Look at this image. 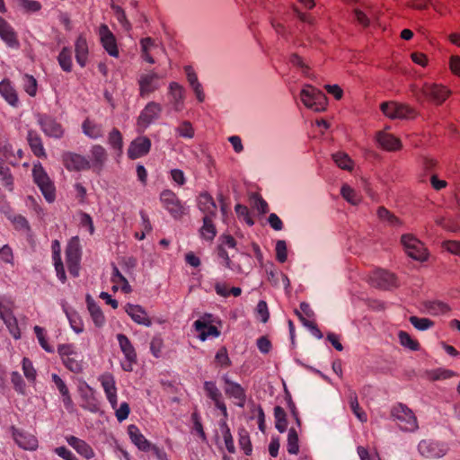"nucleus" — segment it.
I'll return each mask as SVG.
<instances>
[{
  "mask_svg": "<svg viewBox=\"0 0 460 460\" xmlns=\"http://www.w3.org/2000/svg\"><path fill=\"white\" fill-rule=\"evenodd\" d=\"M204 391L207 396L211 399L214 403L223 399L222 393L217 388V385L213 381H205L203 385Z\"/></svg>",
  "mask_w": 460,
  "mask_h": 460,
  "instance_id": "nucleus-45",
  "label": "nucleus"
},
{
  "mask_svg": "<svg viewBox=\"0 0 460 460\" xmlns=\"http://www.w3.org/2000/svg\"><path fill=\"white\" fill-rule=\"evenodd\" d=\"M162 111L163 107L160 103L149 102L137 118V131L144 132L153 122L160 118Z\"/></svg>",
  "mask_w": 460,
  "mask_h": 460,
  "instance_id": "nucleus-6",
  "label": "nucleus"
},
{
  "mask_svg": "<svg viewBox=\"0 0 460 460\" xmlns=\"http://www.w3.org/2000/svg\"><path fill=\"white\" fill-rule=\"evenodd\" d=\"M341 194L344 199L352 205H357L360 202V196L347 184L342 185Z\"/></svg>",
  "mask_w": 460,
  "mask_h": 460,
  "instance_id": "nucleus-51",
  "label": "nucleus"
},
{
  "mask_svg": "<svg viewBox=\"0 0 460 460\" xmlns=\"http://www.w3.org/2000/svg\"><path fill=\"white\" fill-rule=\"evenodd\" d=\"M151 140L147 137L135 138L128 148V158L135 160L147 155L151 149Z\"/></svg>",
  "mask_w": 460,
  "mask_h": 460,
  "instance_id": "nucleus-16",
  "label": "nucleus"
},
{
  "mask_svg": "<svg viewBox=\"0 0 460 460\" xmlns=\"http://www.w3.org/2000/svg\"><path fill=\"white\" fill-rule=\"evenodd\" d=\"M380 108L382 112L392 119H412L417 115V112L413 108L395 102H383Z\"/></svg>",
  "mask_w": 460,
  "mask_h": 460,
  "instance_id": "nucleus-8",
  "label": "nucleus"
},
{
  "mask_svg": "<svg viewBox=\"0 0 460 460\" xmlns=\"http://www.w3.org/2000/svg\"><path fill=\"white\" fill-rule=\"evenodd\" d=\"M61 158L65 168L69 172L85 171L91 167L90 162L86 157L74 152H64Z\"/></svg>",
  "mask_w": 460,
  "mask_h": 460,
  "instance_id": "nucleus-11",
  "label": "nucleus"
},
{
  "mask_svg": "<svg viewBox=\"0 0 460 460\" xmlns=\"http://www.w3.org/2000/svg\"><path fill=\"white\" fill-rule=\"evenodd\" d=\"M27 141L35 156L39 158L47 157L41 137L37 131L32 129L29 130L27 134Z\"/></svg>",
  "mask_w": 460,
  "mask_h": 460,
  "instance_id": "nucleus-25",
  "label": "nucleus"
},
{
  "mask_svg": "<svg viewBox=\"0 0 460 460\" xmlns=\"http://www.w3.org/2000/svg\"><path fill=\"white\" fill-rule=\"evenodd\" d=\"M12 435L16 444L25 450H35L38 447L37 438L25 431L12 428Z\"/></svg>",
  "mask_w": 460,
  "mask_h": 460,
  "instance_id": "nucleus-18",
  "label": "nucleus"
},
{
  "mask_svg": "<svg viewBox=\"0 0 460 460\" xmlns=\"http://www.w3.org/2000/svg\"><path fill=\"white\" fill-rule=\"evenodd\" d=\"M177 135L183 138L190 139L194 137V128L191 123L184 120L175 128Z\"/></svg>",
  "mask_w": 460,
  "mask_h": 460,
  "instance_id": "nucleus-52",
  "label": "nucleus"
},
{
  "mask_svg": "<svg viewBox=\"0 0 460 460\" xmlns=\"http://www.w3.org/2000/svg\"><path fill=\"white\" fill-rule=\"evenodd\" d=\"M58 353L67 369L74 373L81 372L82 361L79 358L80 355L72 344L59 345L58 347Z\"/></svg>",
  "mask_w": 460,
  "mask_h": 460,
  "instance_id": "nucleus-9",
  "label": "nucleus"
},
{
  "mask_svg": "<svg viewBox=\"0 0 460 460\" xmlns=\"http://www.w3.org/2000/svg\"><path fill=\"white\" fill-rule=\"evenodd\" d=\"M160 200L163 203L164 208L174 218L181 217L183 215V205L172 190H163L160 194Z\"/></svg>",
  "mask_w": 460,
  "mask_h": 460,
  "instance_id": "nucleus-12",
  "label": "nucleus"
},
{
  "mask_svg": "<svg viewBox=\"0 0 460 460\" xmlns=\"http://www.w3.org/2000/svg\"><path fill=\"white\" fill-rule=\"evenodd\" d=\"M0 178L4 181V184L6 187H11L13 185V177L10 172V169L4 164L3 162L0 161Z\"/></svg>",
  "mask_w": 460,
  "mask_h": 460,
  "instance_id": "nucleus-63",
  "label": "nucleus"
},
{
  "mask_svg": "<svg viewBox=\"0 0 460 460\" xmlns=\"http://www.w3.org/2000/svg\"><path fill=\"white\" fill-rule=\"evenodd\" d=\"M301 101L305 106L317 112L325 111L327 107L325 94L311 85H306L301 91Z\"/></svg>",
  "mask_w": 460,
  "mask_h": 460,
  "instance_id": "nucleus-3",
  "label": "nucleus"
},
{
  "mask_svg": "<svg viewBox=\"0 0 460 460\" xmlns=\"http://www.w3.org/2000/svg\"><path fill=\"white\" fill-rule=\"evenodd\" d=\"M125 310L126 313L131 317V319L137 324H141L146 327L151 326L152 322L148 318L146 311L142 306L138 305L128 304Z\"/></svg>",
  "mask_w": 460,
  "mask_h": 460,
  "instance_id": "nucleus-24",
  "label": "nucleus"
},
{
  "mask_svg": "<svg viewBox=\"0 0 460 460\" xmlns=\"http://www.w3.org/2000/svg\"><path fill=\"white\" fill-rule=\"evenodd\" d=\"M23 88L30 96H35L37 93V81L30 75L23 76Z\"/></svg>",
  "mask_w": 460,
  "mask_h": 460,
  "instance_id": "nucleus-56",
  "label": "nucleus"
},
{
  "mask_svg": "<svg viewBox=\"0 0 460 460\" xmlns=\"http://www.w3.org/2000/svg\"><path fill=\"white\" fill-rule=\"evenodd\" d=\"M34 333L38 339V341L40 343V345L41 346V348L49 352V353H53L54 352V347L49 345L47 339H46V332L45 330L42 328V327H40L38 325H36L34 328Z\"/></svg>",
  "mask_w": 460,
  "mask_h": 460,
  "instance_id": "nucleus-50",
  "label": "nucleus"
},
{
  "mask_svg": "<svg viewBox=\"0 0 460 460\" xmlns=\"http://www.w3.org/2000/svg\"><path fill=\"white\" fill-rule=\"evenodd\" d=\"M71 328L76 332L81 333L84 331V325L80 317L75 314H66Z\"/></svg>",
  "mask_w": 460,
  "mask_h": 460,
  "instance_id": "nucleus-60",
  "label": "nucleus"
},
{
  "mask_svg": "<svg viewBox=\"0 0 460 460\" xmlns=\"http://www.w3.org/2000/svg\"><path fill=\"white\" fill-rule=\"evenodd\" d=\"M274 417L276 420L275 427L280 432L286 431L288 427L287 414L285 410L281 406H276L274 408Z\"/></svg>",
  "mask_w": 460,
  "mask_h": 460,
  "instance_id": "nucleus-43",
  "label": "nucleus"
},
{
  "mask_svg": "<svg viewBox=\"0 0 460 460\" xmlns=\"http://www.w3.org/2000/svg\"><path fill=\"white\" fill-rule=\"evenodd\" d=\"M226 384L225 393L229 397L237 400L236 404L239 407H243L246 401L245 390L238 383L230 380L227 376H224Z\"/></svg>",
  "mask_w": 460,
  "mask_h": 460,
  "instance_id": "nucleus-19",
  "label": "nucleus"
},
{
  "mask_svg": "<svg viewBox=\"0 0 460 460\" xmlns=\"http://www.w3.org/2000/svg\"><path fill=\"white\" fill-rule=\"evenodd\" d=\"M32 176L47 201L52 202L55 199V187L40 163L33 165Z\"/></svg>",
  "mask_w": 460,
  "mask_h": 460,
  "instance_id": "nucleus-4",
  "label": "nucleus"
},
{
  "mask_svg": "<svg viewBox=\"0 0 460 460\" xmlns=\"http://www.w3.org/2000/svg\"><path fill=\"white\" fill-rule=\"evenodd\" d=\"M82 392V398L84 401L83 407L84 409L89 410L90 411H96L98 410V405L95 398L93 397V389L86 385L85 390H81Z\"/></svg>",
  "mask_w": 460,
  "mask_h": 460,
  "instance_id": "nucleus-41",
  "label": "nucleus"
},
{
  "mask_svg": "<svg viewBox=\"0 0 460 460\" xmlns=\"http://www.w3.org/2000/svg\"><path fill=\"white\" fill-rule=\"evenodd\" d=\"M16 3L25 12L34 13L41 8L40 3L35 0H16Z\"/></svg>",
  "mask_w": 460,
  "mask_h": 460,
  "instance_id": "nucleus-57",
  "label": "nucleus"
},
{
  "mask_svg": "<svg viewBox=\"0 0 460 460\" xmlns=\"http://www.w3.org/2000/svg\"><path fill=\"white\" fill-rule=\"evenodd\" d=\"M391 419L402 432H415L419 429L417 417L407 405L398 402L391 407Z\"/></svg>",
  "mask_w": 460,
  "mask_h": 460,
  "instance_id": "nucleus-1",
  "label": "nucleus"
},
{
  "mask_svg": "<svg viewBox=\"0 0 460 460\" xmlns=\"http://www.w3.org/2000/svg\"><path fill=\"white\" fill-rule=\"evenodd\" d=\"M335 164L343 170H350L352 168V162L348 155L339 152L332 155Z\"/></svg>",
  "mask_w": 460,
  "mask_h": 460,
  "instance_id": "nucleus-55",
  "label": "nucleus"
},
{
  "mask_svg": "<svg viewBox=\"0 0 460 460\" xmlns=\"http://www.w3.org/2000/svg\"><path fill=\"white\" fill-rule=\"evenodd\" d=\"M420 454L427 458H438L446 454L444 445L429 439L421 440L418 445Z\"/></svg>",
  "mask_w": 460,
  "mask_h": 460,
  "instance_id": "nucleus-15",
  "label": "nucleus"
},
{
  "mask_svg": "<svg viewBox=\"0 0 460 460\" xmlns=\"http://www.w3.org/2000/svg\"><path fill=\"white\" fill-rule=\"evenodd\" d=\"M194 327L199 332V337L201 341L207 340L209 336L218 337L220 335V332L215 325L208 324L202 320L195 321Z\"/></svg>",
  "mask_w": 460,
  "mask_h": 460,
  "instance_id": "nucleus-33",
  "label": "nucleus"
},
{
  "mask_svg": "<svg viewBox=\"0 0 460 460\" xmlns=\"http://www.w3.org/2000/svg\"><path fill=\"white\" fill-rule=\"evenodd\" d=\"M82 129L84 135L93 139H97L103 136V128L101 124H97L89 119H86L82 124Z\"/></svg>",
  "mask_w": 460,
  "mask_h": 460,
  "instance_id": "nucleus-35",
  "label": "nucleus"
},
{
  "mask_svg": "<svg viewBox=\"0 0 460 460\" xmlns=\"http://www.w3.org/2000/svg\"><path fill=\"white\" fill-rule=\"evenodd\" d=\"M0 94L11 106H18L19 99L17 93L9 80L4 79L0 82Z\"/></svg>",
  "mask_w": 460,
  "mask_h": 460,
  "instance_id": "nucleus-29",
  "label": "nucleus"
},
{
  "mask_svg": "<svg viewBox=\"0 0 460 460\" xmlns=\"http://www.w3.org/2000/svg\"><path fill=\"white\" fill-rule=\"evenodd\" d=\"M81 249L77 237L73 238L67 244L66 249V263L80 262Z\"/></svg>",
  "mask_w": 460,
  "mask_h": 460,
  "instance_id": "nucleus-34",
  "label": "nucleus"
},
{
  "mask_svg": "<svg viewBox=\"0 0 460 460\" xmlns=\"http://www.w3.org/2000/svg\"><path fill=\"white\" fill-rule=\"evenodd\" d=\"M87 307L95 326L102 327L105 323V317L101 308L93 300L90 299V296L87 297Z\"/></svg>",
  "mask_w": 460,
  "mask_h": 460,
  "instance_id": "nucleus-38",
  "label": "nucleus"
},
{
  "mask_svg": "<svg viewBox=\"0 0 460 460\" xmlns=\"http://www.w3.org/2000/svg\"><path fill=\"white\" fill-rule=\"evenodd\" d=\"M161 76L154 70H145L139 73L137 76V84L139 87V96L148 98L161 87Z\"/></svg>",
  "mask_w": 460,
  "mask_h": 460,
  "instance_id": "nucleus-2",
  "label": "nucleus"
},
{
  "mask_svg": "<svg viewBox=\"0 0 460 460\" xmlns=\"http://www.w3.org/2000/svg\"><path fill=\"white\" fill-rule=\"evenodd\" d=\"M13 302L5 296H0V318L3 320L14 339L21 336L17 320L13 314Z\"/></svg>",
  "mask_w": 460,
  "mask_h": 460,
  "instance_id": "nucleus-7",
  "label": "nucleus"
},
{
  "mask_svg": "<svg viewBox=\"0 0 460 460\" xmlns=\"http://www.w3.org/2000/svg\"><path fill=\"white\" fill-rule=\"evenodd\" d=\"M169 92L172 97V103L176 111H180L183 107L184 89L178 83L172 82L169 85Z\"/></svg>",
  "mask_w": 460,
  "mask_h": 460,
  "instance_id": "nucleus-32",
  "label": "nucleus"
},
{
  "mask_svg": "<svg viewBox=\"0 0 460 460\" xmlns=\"http://www.w3.org/2000/svg\"><path fill=\"white\" fill-rule=\"evenodd\" d=\"M215 218L216 217H203L202 218L203 225L199 229V234L207 241H212L217 235L216 226L213 223Z\"/></svg>",
  "mask_w": 460,
  "mask_h": 460,
  "instance_id": "nucleus-36",
  "label": "nucleus"
},
{
  "mask_svg": "<svg viewBox=\"0 0 460 460\" xmlns=\"http://www.w3.org/2000/svg\"><path fill=\"white\" fill-rule=\"evenodd\" d=\"M0 38L12 49L20 47L16 32L13 28L2 17H0Z\"/></svg>",
  "mask_w": 460,
  "mask_h": 460,
  "instance_id": "nucleus-20",
  "label": "nucleus"
},
{
  "mask_svg": "<svg viewBox=\"0 0 460 460\" xmlns=\"http://www.w3.org/2000/svg\"><path fill=\"white\" fill-rule=\"evenodd\" d=\"M287 450L291 455H296L299 451L298 435L294 428L288 430Z\"/></svg>",
  "mask_w": 460,
  "mask_h": 460,
  "instance_id": "nucleus-49",
  "label": "nucleus"
},
{
  "mask_svg": "<svg viewBox=\"0 0 460 460\" xmlns=\"http://www.w3.org/2000/svg\"><path fill=\"white\" fill-rule=\"evenodd\" d=\"M376 141L382 148L387 151H395L402 147V143L399 138L384 131L377 132Z\"/></svg>",
  "mask_w": 460,
  "mask_h": 460,
  "instance_id": "nucleus-27",
  "label": "nucleus"
},
{
  "mask_svg": "<svg viewBox=\"0 0 460 460\" xmlns=\"http://www.w3.org/2000/svg\"><path fill=\"white\" fill-rule=\"evenodd\" d=\"M109 145L118 153V155L122 154L123 138L119 129L113 128L108 137Z\"/></svg>",
  "mask_w": 460,
  "mask_h": 460,
  "instance_id": "nucleus-42",
  "label": "nucleus"
},
{
  "mask_svg": "<svg viewBox=\"0 0 460 460\" xmlns=\"http://www.w3.org/2000/svg\"><path fill=\"white\" fill-rule=\"evenodd\" d=\"M276 258L280 263H284L288 259L287 243L284 240L277 241Z\"/></svg>",
  "mask_w": 460,
  "mask_h": 460,
  "instance_id": "nucleus-58",
  "label": "nucleus"
},
{
  "mask_svg": "<svg viewBox=\"0 0 460 460\" xmlns=\"http://www.w3.org/2000/svg\"><path fill=\"white\" fill-rule=\"evenodd\" d=\"M22 370L25 377L29 381H34L36 378V370L33 367L32 362L27 358H23L22 359Z\"/></svg>",
  "mask_w": 460,
  "mask_h": 460,
  "instance_id": "nucleus-59",
  "label": "nucleus"
},
{
  "mask_svg": "<svg viewBox=\"0 0 460 460\" xmlns=\"http://www.w3.org/2000/svg\"><path fill=\"white\" fill-rule=\"evenodd\" d=\"M58 60L61 68L66 72L72 70V51L68 48H63L58 54Z\"/></svg>",
  "mask_w": 460,
  "mask_h": 460,
  "instance_id": "nucleus-44",
  "label": "nucleus"
},
{
  "mask_svg": "<svg viewBox=\"0 0 460 460\" xmlns=\"http://www.w3.org/2000/svg\"><path fill=\"white\" fill-rule=\"evenodd\" d=\"M425 309L431 315H440L447 314L450 308L441 301H427L424 304Z\"/></svg>",
  "mask_w": 460,
  "mask_h": 460,
  "instance_id": "nucleus-40",
  "label": "nucleus"
},
{
  "mask_svg": "<svg viewBox=\"0 0 460 460\" xmlns=\"http://www.w3.org/2000/svg\"><path fill=\"white\" fill-rule=\"evenodd\" d=\"M239 446L246 456H250L252 454V447L251 444L249 433L244 429L239 430Z\"/></svg>",
  "mask_w": 460,
  "mask_h": 460,
  "instance_id": "nucleus-53",
  "label": "nucleus"
},
{
  "mask_svg": "<svg viewBox=\"0 0 460 460\" xmlns=\"http://www.w3.org/2000/svg\"><path fill=\"white\" fill-rule=\"evenodd\" d=\"M66 441L78 454L86 459H91L94 456L93 448L85 441L74 436L68 437Z\"/></svg>",
  "mask_w": 460,
  "mask_h": 460,
  "instance_id": "nucleus-28",
  "label": "nucleus"
},
{
  "mask_svg": "<svg viewBox=\"0 0 460 460\" xmlns=\"http://www.w3.org/2000/svg\"><path fill=\"white\" fill-rule=\"evenodd\" d=\"M11 382L13 385L14 389L21 394L24 393L25 383L22 376L18 372H13L11 374Z\"/></svg>",
  "mask_w": 460,
  "mask_h": 460,
  "instance_id": "nucleus-62",
  "label": "nucleus"
},
{
  "mask_svg": "<svg viewBox=\"0 0 460 460\" xmlns=\"http://www.w3.org/2000/svg\"><path fill=\"white\" fill-rule=\"evenodd\" d=\"M369 282L373 287L381 289H389L397 286L396 277L385 270H376L369 277Z\"/></svg>",
  "mask_w": 460,
  "mask_h": 460,
  "instance_id": "nucleus-13",
  "label": "nucleus"
},
{
  "mask_svg": "<svg viewBox=\"0 0 460 460\" xmlns=\"http://www.w3.org/2000/svg\"><path fill=\"white\" fill-rule=\"evenodd\" d=\"M398 338L402 346L413 351L419 350L420 343L418 341L413 340L406 332L400 331L398 333Z\"/></svg>",
  "mask_w": 460,
  "mask_h": 460,
  "instance_id": "nucleus-48",
  "label": "nucleus"
},
{
  "mask_svg": "<svg viewBox=\"0 0 460 460\" xmlns=\"http://www.w3.org/2000/svg\"><path fill=\"white\" fill-rule=\"evenodd\" d=\"M216 361L222 367H227L231 364L227 350L225 347L220 348L215 357Z\"/></svg>",
  "mask_w": 460,
  "mask_h": 460,
  "instance_id": "nucleus-64",
  "label": "nucleus"
},
{
  "mask_svg": "<svg viewBox=\"0 0 460 460\" xmlns=\"http://www.w3.org/2000/svg\"><path fill=\"white\" fill-rule=\"evenodd\" d=\"M119 348L127 361L137 362V353L129 339L122 333L117 335Z\"/></svg>",
  "mask_w": 460,
  "mask_h": 460,
  "instance_id": "nucleus-31",
  "label": "nucleus"
},
{
  "mask_svg": "<svg viewBox=\"0 0 460 460\" xmlns=\"http://www.w3.org/2000/svg\"><path fill=\"white\" fill-rule=\"evenodd\" d=\"M128 433L131 442L139 450L143 452H149L151 450V446L153 444L145 438L136 425H129L128 428Z\"/></svg>",
  "mask_w": 460,
  "mask_h": 460,
  "instance_id": "nucleus-23",
  "label": "nucleus"
},
{
  "mask_svg": "<svg viewBox=\"0 0 460 460\" xmlns=\"http://www.w3.org/2000/svg\"><path fill=\"white\" fill-rule=\"evenodd\" d=\"M92 159L93 164L102 167L107 160V152L105 148L100 145H94L91 149Z\"/></svg>",
  "mask_w": 460,
  "mask_h": 460,
  "instance_id": "nucleus-47",
  "label": "nucleus"
},
{
  "mask_svg": "<svg viewBox=\"0 0 460 460\" xmlns=\"http://www.w3.org/2000/svg\"><path fill=\"white\" fill-rule=\"evenodd\" d=\"M420 92L425 97L437 104H441L450 94V91L445 86L429 83H425L422 85Z\"/></svg>",
  "mask_w": 460,
  "mask_h": 460,
  "instance_id": "nucleus-14",
  "label": "nucleus"
},
{
  "mask_svg": "<svg viewBox=\"0 0 460 460\" xmlns=\"http://www.w3.org/2000/svg\"><path fill=\"white\" fill-rule=\"evenodd\" d=\"M409 321L419 331H426L434 325V323L429 318L411 316Z\"/></svg>",
  "mask_w": 460,
  "mask_h": 460,
  "instance_id": "nucleus-54",
  "label": "nucleus"
},
{
  "mask_svg": "<svg viewBox=\"0 0 460 460\" xmlns=\"http://www.w3.org/2000/svg\"><path fill=\"white\" fill-rule=\"evenodd\" d=\"M100 381L102 384V386L105 392L106 397L110 403L111 404L112 408L115 409L118 403L117 400V388L115 385L114 377L110 375H102L100 377Z\"/></svg>",
  "mask_w": 460,
  "mask_h": 460,
  "instance_id": "nucleus-22",
  "label": "nucleus"
},
{
  "mask_svg": "<svg viewBox=\"0 0 460 460\" xmlns=\"http://www.w3.org/2000/svg\"><path fill=\"white\" fill-rule=\"evenodd\" d=\"M401 242L411 258L421 261L427 259L428 253L424 244L412 234L402 235Z\"/></svg>",
  "mask_w": 460,
  "mask_h": 460,
  "instance_id": "nucleus-10",
  "label": "nucleus"
},
{
  "mask_svg": "<svg viewBox=\"0 0 460 460\" xmlns=\"http://www.w3.org/2000/svg\"><path fill=\"white\" fill-rule=\"evenodd\" d=\"M376 214L380 221L391 226H397L402 225L401 220L385 207H379L377 208Z\"/></svg>",
  "mask_w": 460,
  "mask_h": 460,
  "instance_id": "nucleus-39",
  "label": "nucleus"
},
{
  "mask_svg": "<svg viewBox=\"0 0 460 460\" xmlns=\"http://www.w3.org/2000/svg\"><path fill=\"white\" fill-rule=\"evenodd\" d=\"M219 426H220V429H221V431H222V434L224 437L225 445H226L227 451L231 454L234 453L235 447H234V438L232 437L230 429H229L226 421L221 420L219 422Z\"/></svg>",
  "mask_w": 460,
  "mask_h": 460,
  "instance_id": "nucleus-46",
  "label": "nucleus"
},
{
  "mask_svg": "<svg viewBox=\"0 0 460 460\" xmlns=\"http://www.w3.org/2000/svg\"><path fill=\"white\" fill-rule=\"evenodd\" d=\"M99 36L104 49L110 56L117 58L119 56V49L116 38L106 24L100 26Z\"/></svg>",
  "mask_w": 460,
  "mask_h": 460,
  "instance_id": "nucleus-17",
  "label": "nucleus"
},
{
  "mask_svg": "<svg viewBox=\"0 0 460 460\" xmlns=\"http://www.w3.org/2000/svg\"><path fill=\"white\" fill-rule=\"evenodd\" d=\"M270 22L275 32L285 40L288 39L289 31L286 28L284 22L285 18L281 16L280 10H270Z\"/></svg>",
  "mask_w": 460,
  "mask_h": 460,
  "instance_id": "nucleus-26",
  "label": "nucleus"
},
{
  "mask_svg": "<svg viewBox=\"0 0 460 460\" xmlns=\"http://www.w3.org/2000/svg\"><path fill=\"white\" fill-rule=\"evenodd\" d=\"M198 208L204 214V217H217V204L212 196L208 192L199 194L198 198Z\"/></svg>",
  "mask_w": 460,
  "mask_h": 460,
  "instance_id": "nucleus-21",
  "label": "nucleus"
},
{
  "mask_svg": "<svg viewBox=\"0 0 460 460\" xmlns=\"http://www.w3.org/2000/svg\"><path fill=\"white\" fill-rule=\"evenodd\" d=\"M75 59L81 67H84L88 58V44L85 37L80 35L75 44Z\"/></svg>",
  "mask_w": 460,
  "mask_h": 460,
  "instance_id": "nucleus-30",
  "label": "nucleus"
},
{
  "mask_svg": "<svg viewBox=\"0 0 460 460\" xmlns=\"http://www.w3.org/2000/svg\"><path fill=\"white\" fill-rule=\"evenodd\" d=\"M112 9L115 11V14L119 22L126 29L129 30L131 25L127 19L125 11L119 5H112Z\"/></svg>",
  "mask_w": 460,
  "mask_h": 460,
  "instance_id": "nucleus-61",
  "label": "nucleus"
},
{
  "mask_svg": "<svg viewBox=\"0 0 460 460\" xmlns=\"http://www.w3.org/2000/svg\"><path fill=\"white\" fill-rule=\"evenodd\" d=\"M37 123L45 136L60 139L65 135V128L53 116L47 113L36 114Z\"/></svg>",
  "mask_w": 460,
  "mask_h": 460,
  "instance_id": "nucleus-5",
  "label": "nucleus"
},
{
  "mask_svg": "<svg viewBox=\"0 0 460 460\" xmlns=\"http://www.w3.org/2000/svg\"><path fill=\"white\" fill-rule=\"evenodd\" d=\"M349 407L354 415L358 418V420L364 423L367 421V413L364 411V410L359 406V403L358 402V395L356 392L350 391L349 394Z\"/></svg>",
  "mask_w": 460,
  "mask_h": 460,
  "instance_id": "nucleus-37",
  "label": "nucleus"
}]
</instances>
